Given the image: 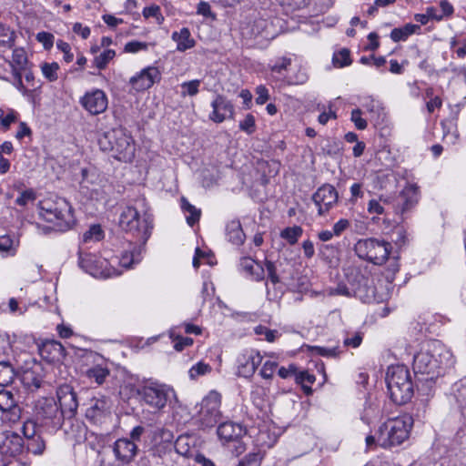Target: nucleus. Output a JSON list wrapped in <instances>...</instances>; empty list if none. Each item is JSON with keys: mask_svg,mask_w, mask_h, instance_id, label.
Wrapping results in <instances>:
<instances>
[{"mask_svg": "<svg viewBox=\"0 0 466 466\" xmlns=\"http://www.w3.org/2000/svg\"><path fill=\"white\" fill-rule=\"evenodd\" d=\"M112 400L106 396L91 400L90 407L86 411V416L93 422H100L101 420L111 412Z\"/></svg>", "mask_w": 466, "mask_h": 466, "instance_id": "f3484780", "label": "nucleus"}, {"mask_svg": "<svg viewBox=\"0 0 466 466\" xmlns=\"http://www.w3.org/2000/svg\"><path fill=\"white\" fill-rule=\"evenodd\" d=\"M262 461V456L259 452H250L247 454L239 462L238 466H259Z\"/></svg>", "mask_w": 466, "mask_h": 466, "instance_id": "8fccbe9b", "label": "nucleus"}, {"mask_svg": "<svg viewBox=\"0 0 466 466\" xmlns=\"http://www.w3.org/2000/svg\"><path fill=\"white\" fill-rule=\"evenodd\" d=\"M239 267L244 272H246L252 278V279L256 281H260L265 278L264 267L250 258H242L239 263Z\"/></svg>", "mask_w": 466, "mask_h": 466, "instance_id": "a878e982", "label": "nucleus"}, {"mask_svg": "<svg viewBox=\"0 0 466 466\" xmlns=\"http://www.w3.org/2000/svg\"><path fill=\"white\" fill-rule=\"evenodd\" d=\"M138 393L147 405L156 410H160L167 402L170 390L165 384L150 381L145 384Z\"/></svg>", "mask_w": 466, "mask_h": 466, "instance_id": "1a4fd4ad", "label": "nucleus"}, {"mask_svg": "<svg viewBox=\"0 0 466 466\" xmlns=\"http://www.w3.org/2000/svg\"><path fill=\"white\" fill-rule=\"evenodd\" d=\"M361 115L362 111L360 108H355L351 111L350 120L359 130H364L368 126L367 121L361 117Z\"/></svg>", "mask_w": 466, "mask_h": 466, "instance_id": "6e6d98bb", "label": "nucleus"}, {"mask_svg": "<svg viewBox=\"0 0 466 466\" xmlns=\"http://www.w3.org/2000/svg\"><path fill=\"white\" fill-rule=\"evenodd\" d=\"M57 342L55 340H46L39 346V353L41 357L49 363L56 361L58 354L56 349Z\"/></svg>", "mask_w": 466, "mask_h": 466, "instance_id": "2f4dec72", "label": "nucleus"}, {"mask_svg": "<svg viewBox=\"0 0 466 466\" xmlns=\"http://www.w3.org/2000/svg\"><path fill=\"white\" fill-rule=\"evenodd\" d=\"M201 84V80L194 79L187 82H183L181 86V96L185 97L187 96H194L199 92V86Z\"/></svg>", "mask_w": 466, "mask_h": 466, "instance_id": "a19ab883", "label": "nucleus"}, {"mask_svg": "<svg viewBox=\"0 0 466 466\" xmlns=\"http://www.w3.org/2000/svg\"><path fill=\"white\" fill-rule=\"evenodd\" d=\"M262 361V356L254 350H246L238 359V374L244 378H250Z\"/></svg>", "mask_w": 466, "mask_h": 466, "instance_id": "ddd939ff", "label": "nucleus"}, {"mask_svg": "<svg viewBox=\"0 0 466 466\" xmlns=\"http://www.w3.org/2000/svg\"><path fill=\"white\" fill-rule=\"evenodd\" d=\"M239 128L250 135L255 132V118L251 114L246 116L245 119L239 123Z\"/></svg>", "mask_w": 466, "mask_h": 466, "instance_id": "0e129e2a", "label": "nucleus"}, {"mask_svg": "<svg viewBox=\"0 0 466 466\" xmlns=\"http://www.w3.org/2000/svg\"><path fill=\"white\" fill-rule=\"evenodd\" d=\"M226 237L233 245L240 246L244 243L246 235L239 220L234 219L227 224Z\"/></svg>", "mask_w": 466, "mask_h": 466, "instance_id": "c85d7f7f", "label": "nucleus"}, {"mask_svg": "<svg viewBox=\"0 0 466 466\" xmlns=\"http://www.w3.org/2000/svg\"><path fill=\"white\" fill-rule=\"evenodd\" d=\"M86 375L90 380L95 381L98 385H101L110 375V370L106 365L96 364L87 369Z\"/></svg>", "mask_w": 466, "mask_h": 466, "instance_id": "7c9ffc66", "label": "nucleus"}, {"mask_svg": "<svg viewBox=\"0 0 466 466\" xmlns=\"http://www.w3.org/2000/svg\"><path fill=\"white\" fill-rule=\"evenodd\" d=\"M36 198L35 192L32 189H26L23 191L20 196L15 199V204L18 206L25 207L29 202L35 201Z\"/></svg>", "mask_w": 466, "mask_h": 466, "instance_id": "5fc2aeb1", "label": "nucleus"}, {"mask_svg": "<svg viewBox=\"0 0 466 466\" xmlns=\"http://www.w3.org/2000/svg\"><path fill=\"white\" fill-rule=\"evenodd\" d=\"M362 106L370 115V119L379 122L383 120L384 117V107L380 101L375 99L371 96H364L361 102Z\"/></svg>", "mask_w": 466, "mask_h": 466, "instance_id": "bb28decb", "label": "nucleus"}, {"mask_svg": "<svg viewBox=\"0 0 466 466\" xmlns=\"http://www.w3.org/2000/svg\"><path fill=\"white\" fill-rule=\"evenodd\" d=\"M140 243L138 245H133L132 243L129 244V249L127 251H130L131 257L136 259V262L139 263L142 258V254L145 252V245L146 242L140 238H137Z\"/></svg>", "mask_w": 466, "mask_h": 466, "instance_id": "864d4df0", "label": "nucleus"}, {"mask_svg": "<svg viewBox=\"0 0 466 466\" xmlns=\"http://www.w3.org/2000/svg\"><path fill=\"white\" fill-rule=\"evenodd\" d=\"M302 228L299 226L286 228L280 233L281 238H285L290 245L298 242L299 238L302 235Z\"/></svg>", "mask_w": 466, "mask_h": 466, "instance_id": "ea45409f", "label": "nucleus"}, {"mask_svg": "<svg viewBox=\"0 0 466 466\" xmlns=\"http://www.w3.org/2000/svg\"><path fill=\"white\" fill-rule=\"evenodd\" d=\"M15 404L16 400L13 391L6 388L0 389V410L5 412L12 409Z\"/></svg>", "mask_w": 466, "mask_h": 466, "instance_id": "4c0bfd02", "label": "nucleus"}, {"mask_svg": "<svg viewBox=\"0 0 466 466\" xmlns=\"http://www.w3.org/2000/svg\"><path fill=\"white\" fill-rule=\"evenodd\" d=\"M213 108L209 115L210 120L215 123H221L227 118L233 117L234 106L232 103L222 95H218L211 103Z\"/></svg>", "mask_w": 466, "mask_h": 466, "instance_id": "6ab92c4d", "label": "nucleus"}, {"mask_svg": "<svg viewBox=\"0 0 466 466\" xmlns=\"http://www.w3.org/2000/svg\"><path fill=\"white\" fill-rule=\"evenodd\" d=\"M143 15L145 18H154L157 25H162L164 22V16L161 14V9L157 5L146 6L143 9Z\"/></svg>", "mask_w": 466, "mask_h": 466, "instance_id": "c03bdc74", "label": "nucleus"}, {"mask_svg": "<svg viewBox=\"0 0 466 466\" xmlns=\"http://www.w3.org/2000/svg\"><path fill=\"white\" fill-rule=\"evenodd\" d=\"M78 407L76 393L72 386L60 385V413L68 419L75 416Z\"/></svg>", "mask_w": 466, "mask_h": 466, "instance_id": "dca6fc26", "label": "nucleus"}, {"mask_svg": "<svg viewBox=\"0 0 466 466\" xmlns=\"http://www.w3.org/2000/svg\"><path fill=\"white\" fill-rule=\"evenodd\" d=\"M26 63L27 56L25 51L23 48H15L13 51L11 66L17 77L21 78L19 71L25 69Z\"/></svg>", "mask_w": 466, "mask_h": 466, "instance_id": "72a5a7b5", "label": "nucleus"}, {"mask_svg": "<svg viewBox=\"0 0 466 466\" xmlns=\"http://www.w3.org/2000/svg\"><path fill=\"white\" fill-rule=\"evenodd\" d=\"M329 295L331 296H346L351 297L353 296V292L350 288H348L344 283H339L336 288L331 289L329 290Z\"/></svg>", "mask_w": 466, "mask_h": 466, "instance_id": "774afa93", "label": "nucleus"}, {"mask_svg": "<svg viewBox=\"0 0 466 466\" xmlns=\"http://www.w3.org/2000/svg\"><path fill=\"white\" fill-rule=\"evenodd\" d=\"M318 255L330 268H336L339 264L340 249L339 246L333 244L318 245Z\"/></svg>", "mask_w": 466, "mask_h": 466, "instance_id": "5701e85b", "label": "nucleus"}, {"mask_svg": "<svg viewBox=\"0 0 466 466\" xmlns=\"http://www.w3.org/2000/svg\"><path fill=\"white\" fill-rule=\"evenodd\" d=\"M29 426H31L33 428V426H34L33 422H31V421L25 422L22 427L23 434L27 438L26 449L29 452H32L33 454H35V455L42 454L46 448L45 441L39 435L30 436L28 433Z\"/></svg>", "mask_w": 466, "mask_h": 466, "instance_id": "393cba45", "label": "nucleus"}, {"mask_svg": "<svg viewBox=\"0 0 466 466\" xmlns=\"http://www.w3.org/2000/svg\"><path fill=\"white\" fill-rule=\"evenodd\" d=\"M264 269L268 273V279L272 284H278L280 282V279L278 275V267L275 262L266 259L264 262Z\"/></svg>", "mask_w": 466, "mask_h": 466, "instance_id": "09e8293b", "label": "nucleus"}, {"mask_svg": "<svg viewBox=\"0 0 466 466\" xmlns=\"http://www.w3.org/2000/svg\"><path fill=\"white\" fill-rule=\"evenodd\" d=\"M420 25L414 24H407L402 27H396L390 32V38L393 42L405 41L410 35L414 34Z\"/></svg>", "mask_w": 466, "mask_h": 466, "instance_id": "473e14b6", "label": "nucleus"}, {"mask_svg": "<svg viewBox=\"0 0 466 466\" xmlns=\"http://www.w3.org/2000/svg\"><path fill=\"white\" fill-rule=\"evenodd\" d=\"M82 179L80 180V187L82 189H89L91 185H94L97 179V176L92 168H82Z\"/></svg>", "mask_w": 466, "mask_h": 466, "instance_id": "37998d69", "label": "nucleus"}, {"mask_svg": "<svg viewBox=\"0 0 466 466\" xmlns=\"http://www.w3.org/2000/svg\"><path fill=\"white\" fill-rule=\"evenodd\" d=\"M313 350L322 357L334 358L338 356V347H321L316 346L313 348Z\"/></svg>", "mask_w": 466, "mask_h": 466, "instance_id": "69168bd1", "label": "nucleus"}, {"mask_svg": "<svg viewBox=\"0 0 466 466\" xmlns=\"http://www.w3.org/2000/svg\"><path fill=\"white\" fill-rule=\"evenodd\" d=\"M58 65L56 63H43L41 65V70L44 76L49 81H55L57 78Z\"/></svg>", "mask_w": 466, "mask_h": 466, "instance_id": "de8ad7c7", "label": "nucleus"}, {"mask_svg": "<svg viewBox=\"0 0 466 466\" xmlns=\"http://www.w3.org/2000/svg\"><path fill=\"white\" fill-rule=\"evenodd\" d=\"M170 338L172 339L173 340V343H174V349L177 350V351H181L183 350L185 348L190 346L193 344V339L191 338H188V337H182V336H179V335H177L175 334V331L174 330H171L170 331Z\"/></svg>", "mask_w": 466, "mask_h": 466, "instance_id": "49530a36", "label": "nucleus"}, {"mask_svg": "<svg viewBox=\"0 0 466 466\" xmlns=\"http://www.w3.org/2000/svg\"><path fill=\"white\" fill-rule=\"evenodd\" d=\"M291 65V59L289 57H279L276 60L273 65H269V68L271 72L281 75L283 71L288 70L289 66Z\"/></svg>", "mask_w": 466, "mask_h": 466, "instance_id": "3c124183", "label": "nucleus"}, {"mask_svg": "<svg viewBox=\"0 0 466 466\" xmlns=\"http://www.w3.org/2000/svg\"><path fill=\"white\" fill-rule=\"evenodd\" d=\"M113 453L116 461L123 465L131 463L138 453V447L127 438L116 440L113 444Z\"/></svg>", "mask_w": 466, "mask_h": 466, "instance_id": "4468645a", "label": "nucleus"}, {"mask_svg": "<svg viewBox=\"0 0 466 466\" xmlns=\"http://www.w3.org/2000/svg\"><path fill=\"white\" fill-rule=\"evenodd\" d=\"M346 278L351 286L353 296L361 299H369L373 295V289L369 284V278L361 272L360 268H348Z\"/></svg>", "mask_w": 466, "mask_h": 466, "instance_id": "9d476101", "label": "nucleus"}, {"mask_svg": "<svg viewBox=\"0 0 466 466\" xmlns=\"http://www.w3.org/2000/svg\"><path fill=\"white\" fill-rule=\"evenodd\" d=\"M277 367H278L277 362L268 360L263 364L259 374L261 375L262 378H264L266 380L272 379Z\"/></svg>", "mask_w": 466, "mask_h": 466, "instance_id": "bf43d9fd", "label": "nucleus"}, {"mask_svg": "<svg viewBox=\"0 0 466 466\" xmlns=\"http://www.w3.org/2000/svg\"><path fill=\"white\" fill-rule=\"evenodd\" d=\"M171 38L177 43V50L185 52L195 46L196 41L191 36V33L187 27H183L179 31L172 33Z\"/></svg>", "mask_w": 466, "mask_h": 466, "instance_id": "cd10ccee", "label": "nucleus"}, {"mask_svg": "<svg viewBox=\"0 0 466 466\" xmlns=\"http://www.w3.org/2000/svg\"><path fill=\"white\" fill-rule=\"evenodd\" d=\"M46 203H42L40 207V217L47 222H53L58 218V211L56 208L52 210L49 208H46Z\"/></svg>", "mask_w": 466, "mask_h": 466, "instance_id": "13d9d810", "label": "nucleus"}, {"mask_svg": "<svg viewBox=\"0 0 466 466\" xmlns=\"http://www.w3.org/2000/svg\"><path fill=\"white\" fill-rule=\"evenodd\" d=\"M181 208L187 214L186 219L189 226L192 227L199 221L201 215L200 209L191 205L185 198H181Z\"/></svg>", "mask_w": 466, "mask_h": 466, "instance_id": "f704fd0d", "label": "nucleus"}, {"mask_svg": "<svg viewBox=\"0 0 466 466\" xmlns=\"http://www.w3.org/2000/svg\"><path fill=\"white\" fill-rule=\"evenodd\" d=\"M161 74L157 67L147 66L129 80L136 91H144L150 88L156 82L160 81Z\"/></svg>", "mask_w": 466, "mask_h": 466, "instance_id": "2eb2a0df", "label": "nucleus"}, {"mask_svg": "<svg viewBox=\"0 0 466 466\" xmlns=\"http://www.w3.org/2000/svg\"><path fill=\"white\" fill-rule=\"evenodd\" d=\"M217 432L220 440L229 442L239 440L246 434V430L240 424L227 421L219 424Z\"/></svg>", "mask_w": 466, "mask_h": 466, "instance_id": "412c9836", "label": "nucleus"}, {"mask_svg": "<svg viewBox=\"0 0 466 466\" xmlns=\"http://www.w3.org/2000/svg\"><path fill=\"white\" fill-rule=\"evenodd\" d=\"M418 203V193L413 186L405 187L397 199V209L401 214L407 212Z\"/></svg>", "mask_w": 466, "mask_h": 466, "instance_id": "b1692460", "label": "nucleus"}, {"mask_svg": "<svg viewBox=\"0 0 466 466\" xmlns=\"http://www.w3.org/2000/svg\"><path fill=\"white\" fill-rule=\"evenodd\" d=\"M210 365L204 363L202 361L198 362L188 371L189 377L192 380H196L200 376L206 375L211 371Z\"/></svg>", "mask_w": 466, "mask_h": 466, "instance_id": "a18cd8bd", "label": "nucleus"}, {"mask_svg": "<svg viewBox=\"0 0 466 466\" xmlns=\"http://www.w3.org/2000/svg\"><path fill=\"white\" fill-rule=\"evenodd\" d=\"M54 38V35L51 33L47 32H39L36 35L37 41L43 44L46 49H50L53 46Z\"/></svg>", "mask_w": 466, "mask_h": 466, "instance_id": "338daca9", "label": "nucleus"}, {"mask_svg": "<svg viewBox=\"0 0 466 466\" xmlns=\"http://www.w3.org/2000/svg\"><path fill=\"white\" fill-rule=\"evenodd\" d=\"M415 20L421 25H425L428 23L430 18L436 19V20H441L442 15H438L436 14V10L434 8H428L427 14H417L415 15Z\"/></svg>", "mask_w": 466, "mask_h": 466, "instance_id": "4d7b16f0", "label": "nucleus"}, {"mask_svg": "<svg viewBox=\"0 0 466 466\" xmlns=\"http://www.w3.org/2000/svg\"><path fill=\"white\" fill-rule=\"evenodd\" d=\"M332 62L337 67H344L351 64L350 52L347 48H343L338 53H335L332 57Z\"/></svg>", "mask_w": 466, "mask_h": 466, "instance_id": "79ce46f5", "label": "nucleus"}, {"mask_svg": "<svg viewBox=\"0 0 466 466\" xmlns=\"http://www.w3.org/2000/svg\"><path fill=\"white\" fill-rule=\"evenodd\" d=\"M391 244L375 238L360 239L354 246L356 255L375 265H382L389 258Z\"/></svg>", "mask_w": 466, "mask_h": 466, "instance_id": "39448f33", "label": "nucleus"}, {"mask_svg": "<svg viewBox=\"0 0 466 466\" xmlns=\"http://www.w3.org/2000/svg\"><path fill=\"white\" fill-rule=\"evenodd\" d=\"M338 198L336 188L329 184L319 187L312 196L319 216H325L337 204Z\"/></svg>", "mask_w": 466, "mask_h": 466, "instance_id": "9b49d317", "label": "nucleus"}, {"mask_svg": "<svg viewBox=\"0 0 466 466\" xmlns=\"http://www.w3.org/2000/svg\"><path fill=\"white\" fill-rule=\"evenodd\" d=\"M270 23L263 18L255 19L250 25V34L252 36L262 37L264 39L273 38V35L268 31Z\"/></svg>", "mask_w": 466, "mask_h": 466, "instance_id": "c756f323", "label": "nucleus"}, {"mask_svg": "<svg viewBox=\"0 0 466 466\" xmlns=\"http://www.w3.org/2000/svg\"><path fill=\"white\" fill-rule=\"evenodd\" d=\"M83 247L78 252L80 268L95 278L107 279L119 273L115 268L108 267L106 259H100L95 254L85 253Z\"/></svg>", "mask_w": 466, "mask_h": 466, "instance_id": "0eeeda50", "label": "nucleus"}, {"mask_svg": "<svg viewBox=\"0 0 466 466\" xmlns=\"http://www.w3.org/2000/svg\"><path fill=\"white\" fill-rule=\"evenodd\" d=\"M24 439L13 431L0 432V455L15 457L24 450Z\"/></svg>", "mask_w": 466, "mask_h": 466, "instance_id": "f8f14e48", "label": "nucleus"}, {"mask_svg": "<svg viewBox=\"0 0 466 466\" xmlns=\"http://www.w3.org/2000/svg\"><path fill=\"white\" fill-rule=\"evenodd\" d=\"M255 332L258 335H264L266 340L268 341V342H273L276 339L277 336H278V331L277 330L269 329L267 327L262 326V325H259V326L256 327L255 328Z\"/></svg>", "mask_w": 466, "mask_h": 466, "instance_id": "e2e57ef3", "label": "nucleus"}, {"mask_svg": "<svg viewBox=\"0 0 466 466\" xmlns=\"http://www.w3.org/2000/svg\"><path fill=\"white\" fill-rule=\"evenodd\" d=\"M119 226L123 230L131 232L147 242L151 234L152 219L147 213L141 219L136 208L127 207L120 214Z\"/></svg>", "mask_w": 466, "mask_h": 466, "instance_id": "423d86ee", "label": "nucleus"}, {"mask_svg": "<svg viewBox=\"0 0 466 466\" xmlns=\"http://www.w3.org/2000/svg\"><path fill=\"white\" fill-rule=\"evenodd\" d=\"M15 378V370L9 362H0V387L6 388Z\"/></svg>", "mask_w": 466, "mask_h": 466, "instance_id": "e433bc0d", "label": "nucleus"}, {"mask_svg": "<svg viewBox=\"0 0 466 466\" xmlns=\"http://www.w3.org/2000/svg\"><path fill=\"white\" fill-rule=\"evenodd\" d=\"M413 425V419L409 414L392 418L385 421L379 428L378 441L383 448L400 445L410 435Z\"/></svg>", "mask_w": 466, "mask_h": 466, "instance_id": "20e7f679", "label": "nucleus"}, {"mask_svg": "<svg viewBox=\"0 0 466 466\" xmlns=\"http://www.w3.org/2000/svg\"><path fill=\"white\" fill-rule=\"evenodd\" d=\"M363 339V333L360 331H356L353 333H348V336L344 339V346L358 348Z\"/></svg>", "mask_w": 466, "mask_h": 466, "instance_id": "603ef678", "label": "nucleus"}, {"mask_svg": "<svg viewBox=\"0 0 466 466\" xmlns=\"http://www.w3.org/2000/svg\"><path fill=\"white\" fill-rule=\"evenodd\" d=\"M147 46H148V45L146 42H140V41L134 40V41L127 42L125 45L124 51L126 53H137L142 50H147Z\"/></svg>", "mask_w": 466, "mask_h": 466, "instance_id": "680f3d73", "label": "nucleus"}, {"mask_svg": "<svg viewBox=\"0 0 466 466\" xmlns=\"http://www.w3.org/2000/svg\"><path fill=\"white\" fill-rule=\"evenodd\" d=\"M115 50L106 49L98 56H95L93 64L99 70L105 69L107 64L115 57Z\"/></svg>", "mask_w": 466, "mask_h": 466, "instance_id": "58836bf2", "label": "nucleus"}, {"mask_svg": "<svg viewBox=\"0 0 466 466\" xmlns=\"http://www.w3.org/2000/svg\"><path fill=\"white\" fill-rule=\"evenodd\" d=\"M35 416L36 420L41 423H47L53 421L58 410L56 401L54 397H43L35 403Z\"/></svg>", "mask_w": 466, "mask_h": 466, "instance_id": "aec40b11", "label": "nucleus"}, {"mask_svg": "<svg viewBox=\"0 0 466 466\" xmlns=\"http://www.w3.org/2000/svg\"><path fill=\"white\" fill-rule=\"evenodd\" d=\"M386 384L391 400L402 405L411 400L414 393V384L410 373L404 365H396L388 368Z\"/></svg>", "mask_w": 466, "mask_h": 466, "instance_id": "7ed1b4c3", "label": "nucleus"}, {"mask_svg": "<svg viewBox=\"0 0 466 466\" xmlns=\"http://www.w3.org/2000/svg\"><path fill=\"white\" fill-rule=\"evenodd\" d=\"M105 238V232L99 224H93L83 234V245H87L92 242H98Z\"/></svg>", "mask_w": 466, "mask_h": 466, "instance_id": "c9c22d12", "label": "nucleus"}, {"mask_svg": "<svg viewBox=\"0 0 466 466\" xmlns=\"http://www.w3.org/2000/svg\"><path fill=\"white\" fill-rule=\"evenodd\" d=\"M220 395L215 391L210 392L200 403L197 420L202 428L214 427L220 419Z\"/></svg>", "mask_w": 466, "mask_h": 466, "instance_id": "6e6552de", "label": "nucleus"}, {"mask_svg": "<svg viewBox=\"0 0 466 466\" xmlns=\"http://www.w3.org/2000/svg\"><path fill=\"white\" fill-rule=\"evenodd\" d=\"M452 354L439 340L423 344L414 355L412 368L416 378V387L420 390L424 386L431 387L435 380L454 367Z\"/></svg>", "mask_w": 466, "mask_h": 466, "instance_id": "f257e3e1", "label": "nucleus"}, {"mask_svg": "<svg viewBox=\"0 0 466 466\" xmlns=\"http://www.w3.org/2000/svg\"><path fill=\"white\" fill-rule=\"evenodd\" d=\"M82 106L92 115L103 113L107 107V97L100 89L86 93L81 100Z\"/></svg>", "mask_w": 466, "mask_h": 466, "instance_id": "a211bd4d", "label": "nucleus"}, {"mask_svg": "<svg viewBox=\"0 0 466 466\" xmlns=\"http://www.w3.org/2000/svg\"><path fill=\"white\" fill-rule=\"evenodd\" d=\"M76 221L75 208L66 199H60V232L73 229Z\"/></svg>", "mask_w": 466, "mask_h": 466, "instance_id": "4be33fe9", "label": "nucleus"}, {"mask_svg": "<svg viewBox=\"0 0 466 466\" xmlns=\"http://www.w3.org/2000/svg\"><path fill=\"white\" fill-rule=\"evenodd\" d=\"M98 145L103 151L113 152L114 157L120 161H131L135 156V144L126 128H113L102 134Z\"/></svg>", "mask_w": 466, "mask_h": 466, "instance_id": "f03ea898", "label": "nucleus"}, {"mask_svg": "<svg viewBox=\"0 0 466 466\" xmlns=\"http://www.w3.org/2000/svg\"><path fill=\"white\" fill-rule=\"evenodd\" d=\"M18 114L13 110L9 109L8 113L5 116V117L0 121V127L3 131H7L10 128L11 124L17 121Z\"/></svg>", "mask_w": 466, "mask_h": 466, "instance_id": "052dcab7", "label": "nucleus"}]
</instances>
